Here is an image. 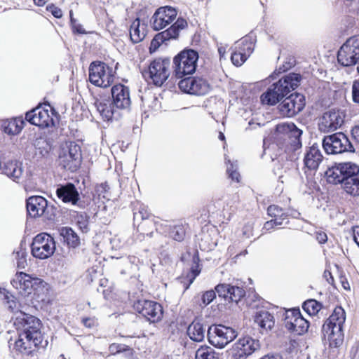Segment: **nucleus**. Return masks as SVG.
I'll list each match as a JSON object with an SVG mask.
<instances>
[{
  "label": "nucleus",
  "mask_w": 359,
  "mask_h": 359,
  "mask_svg": "<svg viewBox=\"0 0 359 359\" xmlns=\"http://www.w3.org/2000/svg\"><path fill=\"white\" fill-rule=\"evenodd\" d=\"M13 325L18 335L14 344L15 351L29 355L36 347L41 346L43 335L41 332L42 324L39 318L20 312L15 318Z\"/></svg>",
  "instance_id": "obj_1"
},
{
  "label": "nucleus",
  "mask_w": 359,
  "mask_h": 359,
  "mask_svg": "<svg viewBox=\"0 0 359 359\" xmlns=\"http://www.w3.org/2000/svg\"><path fill=\"white\" fill-rule=\"evenodd\" d=\"M298 74L290 73L281 78L277 83L271 86L261 96L263 104L274 105L292 90L298 87L301 81Z\"/></svg>",
  "instance_id": "obj_2"
},
{
  "label": "nucleus",
  "mask_w": 359,
  "mask_h": 359,
  "mask_svg": "<svg viewBox=\"0 0 359 359\" xmlns=\"http://www.w3.org/2000/svg\"><path fill=\"white\" fill-rule=\"evenodd\" d=\"M346 320L345 311L341 307H336L332 315L324 323L322 332L327 337L331 346L338 347L344 341L343 325Z\"/></svg>",
  "instance_id": "obj_3"
},
{
  "label": "nucleus",
  "mask_w": 359,
  "mask_h": 359,
  "mask_svg": "<svg viewBox=\"0 0 359 359\" xmlns=\"http://www.w3.org/2000/svg\"><path fill=\"white\" fill-rule=\"evenodd\" d=\"M198 54L192 49L184 50L173 58V72L177 79L193 74L196 69Z\"/></svg>",
  "instance_id": "obj_4"
},
{
  "label": "nucleus",
  "mask_w": 359,
  "mask_h": 359,
  "mask_svg": "<svg viewBox=\"0 0 359 359\" xmlns=\"http://www.w3.org/2000/svg\"><path fill=\"white\" fill-rule=\"evenodd\" d=\"M359 172V165L352 162L335 163L325 171V177L329 183L342 184L347 180Z\"/></svg>",
  "instance_id": "obj_5"
},
{
  "label": "nucleus",
  "mask_w": 359,
  "mask_h": 359,
  "mask_svg": "<svg viewBox=\"0 0 359 359\" xmlns=\"http://www.w3.org/2000/svg\"><path fill=\"white\" fill-rule=\"evenodd\" d=\"M237 331L231 327L222 324L212 325L207 330L209 343L219 348H224L237 337Z\"/></svg>",
  "instance_id": "obj_6"
},
{
  "label": "nucleus",
  "mask_w": 359,
  "mask_h": 359,
  "mask_svg": "<svg viewBox=\"0 0 359 359\" xmlns=\"http://www.w3.org/2000/svg\"><path fill=\"white\" fill-rule=\"evenodd\" d=\"M170 60L156 58L149 64L148 69L142 72L144 78L150 79L156 86H161L170 76Z\"/></svg>",
  "instance_id": "obj_7"
},
{
  "label": "nucleus",
  "mask_w": 359,
  "mask_h": 359,
  "mask_svg": "<svg viewBox=\"0 0 359 359\" xmlns=\"http://www.w3.org/2000/svg\"><path fill=\"white\" fill-rule=\"evenodd\" d=\"M322 145L325 152L329 155L355 151L353 144L343 133H337L325 136L323 139Z\"/></svg>",
  "instance_id": "obj_8"
},
{
  "label": "nucleus",
  "mask_w": 359,
  "mask_h": 359,
  "mask_svg": "<svg viewBox=\"0 0 359 359\" xmlns=\"http://www.w3.org/2000/svg\"><path fill=\"white\" fill-rule=\"evenodd\" d=\"M114 79L113 70L102 62H93L89 67V81L98 87L107 88Z\"/></svg>",
  "instance_id": "obj_9"
},
{
  "label": "nucleus",
  "mask_w": 359,
  "mask_h": 359,
  "mask_svg": "<svg viewBox=\"0 0 359 359\" xmlns=\"http://www.w3.org/2000/svg\"><path fill=\"white\" fill-rule=\"evenodd\" d=\"M55 248L53 238L46 233H41L34 238L31 245V252L35 258L45 259L54 254Z\"/></svg>",
  "instance_id": "obj_10"
},
{
  "label": "nucleus",
  "mask_w": 359,
  "mask_h": 359,
  "mask_svg": "<svg viewBox=\"0 0 359 359\" xmlns=\"http://www.w3.org/2000/svg\"><path fill=\"white\" fill-rule=\"evenodd\" d=\"M337 60L345 67L359 64V35L349 38L341 46L338 51Z\"/></svg>",
  "instance_id": "obj_11"
},
{
  "label": "nucleus",
  "mask_w": 359,
  "mask_h": 359,
  "mask_svg": "<svg viewBox=\"0 0 359 359\" xmlns=\"http://www.w3.org/2000/svg\"><path fill=\"white\" fill-rule=\"evenodd\" d=\"M26 207L28 215L32 217L43 216L52 219L54 216L53 207L49 206L47 200L41 196H33L27 200Z\"/></svg>",
  "instance_id": "obj_12"
},
{
  "label": "nucleus",
  "mask_w": 359,
  "mask_h": 359,
  "mask_svg": "<svg viewBox=\"0 0 359 359\" xmlns=\"http://www.w3.org/2000/svg\"><path fill=\"white\" fill-rule=\"evenodd\" d=\"M133 308L151 323L158 322L163 316L162 306L156 302L144 299L137 300L134 303Z\"/></svg>",
  "instance_id": "obj_13"
},
{
  "label": "nucleus",
  "mask_w": 359,
  "mask_h": 359,
  "mask_svg": "<svg viewBox=\"0 0 359 359\" xmlns=\"http://www.w3.org/2000/svg\"><path fill=\"white\" fill-rule=\"evenodd\" d=\"M276 133L285 141L290 144L294 150L302 147L301 136L302 131L293 123H282L276 126Z\"/></svg>",
  "instance_id": "obj_14"
},
{
  "label": "nucleus",
  "mask_w": 359,
  "mask_h": 359,
  "mask_svg": "<svg viewBox=\"0 0 359 359\" xmlns=\"http://www.w3.org/2000/svg\"><path fill=\"white\" fill-rule=\"evenodd\" d=\"M177 15L176 9L171 6L160 7L152 15L150 25L153 29L159 31L171 24L176 19Z\"/></svg>",
  "instance_id": "obj_15"
},
{
  "label": "nucleus",
  "mask_w": 359,
  "mask_h": 359,
  "mask_svg": "<svg viewBox=\"0 0 359 359\" xmlns=\"http://www.w3.org/2000/svg\"><path fill=\"white\" fill-rule=\"evenodd\" d=\"M304 106V97L299 93H293L283 100L278 109L283 116L292 117L300 112Z\"/></svg>",
  "instance_id": "obj_16"
},
{
  "label": "nucleus",
  "mask_w": 359,
  "mask_h": 359,
  "mask_svg": "<svg viewBox=\"0 0 359 359\" xmlns=\"http://www.w3.org/2000/svg\"><path fill=\"white\" fill-rule=\"evenodd\" d=\"M345 115L340 110H330L323 114L318 124L323 133L332 132L339 128L344 122Z\"/></svg>",
  "instance_id": "obj_17"
},
{
  "label": "nucleus",
  "mask_w": 359,
  "mask_h": 359,
  "mask_svg": "<svg viewBox=\"0 0 359 359\" xmlns=\"http://www.w3.org/2000/svg\"><path fill=\"white\" fill-rule=\"evenodd\" d=\"M259 348L258 340L249 336L240 338L233 346V357L234 359H246L255 351Z\"/></svg>",
  "instance_id": "obj_18"
},
{
  "label": "nucleus",
  "mask_w": 359,
  "mask_h": 359,
  "mask_svg": "<svg viewBox=\"0 0 359 359\" xmlns=\"http://www.w3.org/2000/svg\"><path fill=\"white\" fill-rule=\"evenodd\" d=\"M254 43L248 37H244L235 44L234 50L231 53L232 63L241 66L254 50Z\"/></svg>",
  "instance_id": "obj_19"
},
{
  "label": "nucleus",
  "mask_w": 359,
  "mask_h": 359,
  "mask_svg": "<svg viewBox=\"0 0 359 359\" xmlns=\"http://www.w3.org/2000/svg\"><path fill=\"white\" fill-rule=\"evenodd\" d=\"M187 27V22L182 18L177 19L175 22L172 25L166 30L157 34L151 43V47L154 46L155 48L161 43L165 41L172 39H177L179 36L180 32L184 29Z\"/></svg>",
  "instance_id": "obj_20"
},
{
  "label": "nucleus",
  "mask_w": 359,
  "mask_h": 359,
  "mask_svg": "<svg viewBox=\"0 0 359 359\" xmlns=\"http://www.w3.org/2000/svg\"><path fill=\"white\" fill-rule=\"evenodd\" d=\"M25 118L32 124L41 128H46L53 125V119L50 116L48 109L41 106L27 112Z\"/></svg>",
  "instance_id": "obj_21"
},
{
  "label": "nucleus",
  "mask_w": 359,
  "mask_h": 359,
  "mask_svg": "<svg viewBox=\"0 0 359 359\" xmlns=\"http://www.w3.org/2000/svg\"><path fill=\"white\" fill-rule=\"evenodd\" d=\"M323 161V156L319 145L313 144L306 148L303 161L305 168L309 170L316 172Z\"/></svg>",
  "instance_id": "obj_22"
},
{
  "label": "nucleus",
  "mask_w": 359,
  "mask_h": 359,
  "mask_svg": "<svg viewBox=\"0 0 359 359\" xmlns=\"http://www.w3.org/2000/svg\"><path fill=\"white\" fill-rule=\"evenodd\" d=\"M112 101L118 109H128L130 105L129 88L123 84H117L111 88Z\"/></svg>",
  "instance_id": "obj_23"
},
{
  "label": "nucleus",
  "mask_w": 359,
  "mask_h": 359,
  "mask_svg": "<svg viewBox=\"0 0 359 359\" xmlns=\"http://www.w3.org/2000/svg\"><path fill=\"white\" fill-rule=\"evenodd\" d=\"M56 194L65 203L79 205V194L75 186L72 183H67L57 187Z\"/></svg>",
  "instance_id": "obj_24"
},
{
  "label": "nucleus",
  "mask_w": 359,
  "mask_h": 359,
  "mask_svg": "<svg viewBox=\"0 0 359 359\" xmlns=\"http://www.w3.org/2000/svg\"><path fill=\"white\" fill-rule=\"evenodd\" d=\"M95 106L102 118L107 121L111 120L118 110L109 97L97 99Z\"/></svg>",
  "instance_id": "obj_25"
},
{
  "label": "nucleus",
  "mask_w": 359,
  "mask_h": 359,
  "mask_svg": "<svg viewBox=\"0 0 359 359\" xmlns=\"http://www.w3.org/2000/svg\"><path fill=\"white\" fill-rule=\"evenodd\" d=\"M32 276L24 272L17 273L11 280L12 285L25 295L32 292Z\"/></svg>",
  "instance_id": "obj_26"
},
{
  "label": "nucleus",
  "mask_w": 359,
  "mask_h": 359,
  "mask_svg": "<svg viewBox=\"0 0 359 359\" xmlns=\"http://www.w3.org/2000/svg\"><path fill=\"white\" fill-rule=\"evenodd\" d=\"M2 173L13 181L18 182L22 175L23 170L20 163L11 161L4 164L2 168Z\"/></svg>",
  "instance_id": "obj_27"
},
{
  "label": "nucleus",
  "mask_w": 359,
  "mask_h": 359,
  "mask_svg": "<svg viewBox=\"0 0 359 359\" xmlns=\"http://www.w3.org/2000/svg\"><path fill=\"white\" fill-rule=\"evenodd\" d=\"M206 330L203 325L198 321H193L187 328V334L194 341H202L205 335Z\"/></svg>",
  "instance_id": "obj_28"
},
{
  "label": "nucleus",
  "mask_w": 359,
  "mask_h": 359,
  "mask_svg": "<svg viewBox=\"0 0 359 359\" xmlns=\"http://www.w3.org/2000/svg\"><path fill=\"white\" fill-rule=\"evenodd\" d=\"M255 323L266 331L271 330L275 323L273 316L266 311L257 312L255 317Z\"/></svg>",
  "instance_id": "obj_29"
},
{
  "label": "nucleus",
  "mask_w": 359,
  "mask_h": 359,
  "mask_svg": "<svg viewBox=\"0 0 359 359\" xmlns=\"http://www.w3.org/2000/svg\"><path fill=\"white\" fill-rule=\"evenodd\" d=\"M146 36L145 27L140 25L139 18L135 19L130 27V37L133 43H137L142 41Z\"/></svg>",
  "instance_id": "obj_30"
},
{
  "label": "nucleus",
  "mask_w": 359,
  "mask_h": 359,
  "mask_svg": "<svg viewBox=\"0 0 359 359\" xmlns=\"http://www.w3.org/2000/svg\"><path fill=\"white\" fill-rule=\"evenodd\" d=\"M342 189L351 196H359V172L341 184Z\"/></svg>",
  "instance_id": "obj_31"
},
{
  "label": "nucleus",
  "mask_w": 359,
  "mask_h": 359,
  "mask_svg": "<svg viewBox=\"0 0 359 359\" xmlns=\"http://www.w3.org/2000/svg\"><path fill=\"white\" fill-rule=\"evenodd\" d=\"M62 236L64 242L72 248L77 247L80 243V240L77 234L69 227H62L60 233Z\"/></svg>",
  "instance_id": "obj_32"
},
{
  "label": "nucleus",
  "mask_w": 359,
  "mask_h": 359,
  "mask_svg": "<svg viewBox=\"0 0 359 359\" xmlns=\"http://www.w3.org/2000/svg\"><path fill=\"white\" fill-rule=\"evenodd\" d=\"M194 81L193 95H204L210 91V86L205 79L201 77H194Z\"/></svg>",
  "instance_id": "obj_33"
},
{
  "label": "nucleus",
  "mask_w": 359,
  "mask_h": 359,
  "mask_svg": "<svg viewBox=\"0 0 359 359\" xmlns=\"http://www.w3.org/2000/svg\"><path fill=\"white\" fill-rule=\"evenodd\" d=\"M66 157H69V161H74V167H77L81 161V154L80 147L74 142H70Z\"/></svg>",
  "instance_id": "obj_34"
},
{
  "label": "nucleus",
  "mask_w": 359,
  "mask_h": 359,
  "mask_svg": "<svg viewBox=\"0 0 359 359\" xmlns=\"http://www.w3.org/2000/svg\"><path fill=\"white\" fill-rule=\"evenodd\" d=\"M309 327V322L302 316L297 320L294 325H290V327L287 330L292 333L302 335L308 331Z\"/></svg>",
  "instance_id": "obj_35"
},
{
  "label": "nucleus",
  "mask_w": 359,
  "mask_h": 359,
  "mask_svg": "<svg viewBox=\"0 0 359 359\" xmlns=\"http://www.w3.org/2000/svg\"><path fill=\"white\" fill-rule=\"evenodd\" d=\"M23 121L20 119H11L4 125V132L9 135L18 134L22 128Z\"/></svg>",
  "instance_id": "obj_36"
},
{
  "label": "nucleus",
  "mask_w": 359,
  "mask_h": 359,
  "mask_svg": "<svg viewBox=\"0 0 359 359\" xmlns=\"http://www.w3.org/2000/svg\"><path fill=\"white\" fill-rule=\"evenodd\" d=\"M196 359H219V356L211 347L201 346L196 352Z\"/></svg>",
  "instance_id": "obj_37"
},
{
  "label": "nucleus",
  "mask_w": 359,
  "mask_h": 359,
  "mask_svg": "<svg viewBox=\"0 0 359 359\" xmlns=\"http://www.w3.org/2000/svg\"><path fill=\"white\" fill-rule=\"evenodd\" d=\"M300 317H302V315L299 309L286 311L284 319L285 327L288 329L290 327V325H294L297 320Z\"/></svg>",
  "instance_id": "obj_38"
},
{
  "label": "nucleus",
  "mask_w": 359,
  "mask_h": 359,
  "mask_svg": "<svg viewBox=\"0 0 359 359\" xmlns=\"http://www.w3.org/2000/svg\"><path fill=\"white\" fill-rule=\"evenodd\" d=\"M194 77H184V79H181V80L178 83V86L180 89L186 93L191 95H193V90H194Z\"/></svg>",
  "instance_id": "obj_39"
},
{
  "label": "nucleus",
  "mask_w": 359,
  "mask_h": 359,
  "mask_svg": "<svg viewBox=\"0 0 359 359\" xmlns=\"http://www.w3.org/2000/svg\"><path fill=\"white\" fill-rule=\"evenodd\" d=\"M321 304L317 302L315 299H309L306 300L303 304L304 310L309 313V315H315L321 309Z\"/></svg>",
  "instance_id": "obj_40"
},
{
  "label": "nucleus",
  "mask_w": 359,
  "mask_h": 359,
  "mask_svg": "<svg viewBox=\"0 0 359 359\" xmlns=\"http://www.w3.org/2000/svg\"><path fill=\"white\" fill-rule=\"evenodd\" d=\"M34 147L36 149L39 150L41 156L46 155L50 150V145L47 140L43 137L38 138L35 140Z\"/></svg>",
  "instance_id": "obj_41"
},
{
  "label": "nucleus",
  "mask_w": 359,
  "mask_h": 359,
  "mask_svg": "<svg viewBox=\"0 0 359 359\" xmlns=\"http://www.w3.org/2000/svg\"><path fill=\"white\" fill-rule=\"evenodd\" d=\"M15 259H17V266L19 269H25L27 265V252L25 249H20L15 252Z\"/></svg>",
  "instance_id": "obj_42"
},
{
  "label": "nucleus",
  "mask_w": 359,
  "mask_h": 359,
  "mask_svg": "<svg viewBox=\"0 0 359 359\" xmlns=\"http://www.w3.org/2000/svg\"><path fill=\"white\" fill-rule=\"evenodd\" d=\"M170 236L177 241H181L185 236V231L181 225L174 226L170 231Z\"/></svg>",
  "instance_id": "obj_43"
},
{
  "label": "nucleus",
  "mask_w": 359,
  "mask_h": 359,
  "mask_svg": "<svg viewBox=\"0 0 359 359\" xmlns=\"http://www.w3.org/2000/svg\"><path fill=\"white\" fill-rule=\"evenodd\" d=\"M231 290H232V294L230 296L229 302L238 303L245 294V291L242 287L234 286V288H231Z\"/></svg>",
  "instance_id": "obj_44"
},
{
  "label": "nucleus",
  "mask_w": 359,
  "mask_h": 359,
  "mask_svg": "<svg viewBox=\"0 0 359 359\" xmlns=\"http://www.w3.org/2000/svg\"><path fill=\"white\" fill-rule=\"evenodd\" d=\"M267 212L272 219L276 218L277 217H281L285 216L283 210L275 205H270L267 209Z\"/></svg>",
  "instance_id": "obj_45"
},
{
  "label": "nucleus",
  "mask_w": 359,
  "mask_h": 359,
  "mask_svg": "<svg viewBox=\"0 0 359 359\" xmlns=\"http://www.w3.org/2000/svg\"><path fill=\"white\" fill-rule=\"evenodd\" d=\"M229 289H230V285L225 283L219 284L215 287L216 292L218 294L219 297L224 299H226Z\"/></svg>",
  "instance_id": "obj_46"
},
{
  "label": "nucleus",
  "mask_w": 359,
  "mask_h": 359,
  "mask_svg": "<svg viewBox=\"0 0 359 359\" xmlns=\"http://www.w3.org/2000/svg\"><path fill=\"white\" fill-rule=\"evenodd\" d=\"M67 153L64 151L63 155L60 156V158L61 162L63 163V166L65 168L67 169H75L76 167H74V162L69 161V157H66Z\"/></svg>",
  "instance_id": "obj_47"
},
{
  "label": "nucleus",
  "mask_w": 359,
  "mask_h": 359,
  "mask_svg": "<svg viewBox=\"0 0 359 359\" xmlns=\"http://www.w3.org/2000/svg\"><path fill=\"white\" fill-rule=\"evenodd\" d=\"M216 297L215 292L213 290H208L205 292L203 297H202V301L203 304L205 305H208L210 304L213 299Z\"/></svg>",
  "instance_id": "obj_48"
},
{
  "label": "nucleus",
  "mask_w": 359,
  "mask_h": 359,
  "mask_svg": "<svg viewBox=\"0 0 359 359\" xmlns=\"http://www.w3.org/2000/svg\"><path fill=\"white\" fill-rule=\"evenodd\" d=\"M352 96L353 102L359 104V80L353 82L352 86Z\"/></svg>",
  "instance_id": "obj_49"
},
{
  "label": "nucleus",
  "mask_w": 359,
  "mask_h": 359,
  "mask_svg": "<svg viewBox=\"0 0 359 359\" xmlns=\"http://www.w3.org/2000/svg\"><path fill=\"white\" fill-rule=\"evenodd\" d=\"M47 11H50L52 15L56 18H60L62 16V10L55 6L54 4H50L47 6L46 8Z\"/></svg>",
  "instance_id": "obj_50"
},
{
  "label": "nucleus",
  "mask_w": 359,
  "mask_h": 359,
  "mask_svg": "<svg viewBox=\"0 0 359 359\" xmlns=\"http://www.w3.org/2000/svg\"><path fill=\"white\" fill-rule=\"evenodd\" d=\"M32 290H37L41 287H43L45 285H46V282H44L42 279L38 278L32 277Z\"/></svg>",
  "instance_id": "obj_51"
},
{
  "label": "nucleus",
  "mask_w": 359,
  "mask_h": 359,
  "mask_svg": "<svg viewBox=\"0 0 359 359\" xmlns=\"http://www.w3.org/2000/svg\"><path fill=\"white\" fill-rule=\"evenodd\" d=\"M227 172L229 173V177L237 182H239L240 174L236 170H233V166L230 164V166L227 168Z\"/></svg>",
  "instance_id": "obj_52"
},
{
  "label": "nucleus",
  "mask_w": 359,
  "mask_h": 359,
  "mask_svg": "<svg viewBox=\"0 0 359 359\" xmlns=\"http://www.w3.org/2000/svg\"><path fill=\"white\" fill-rule=\"evenodd\" d=\"M124 350H125V348L121 344H112L109 346V351L113 354H114L116 353H120Z\"/></svg>",
  "instance_id": "obj_53"
},
{
  "label": "nucleus",
  "mask_w": 359,
  "mask_h": 359,
  "mask_svg": "<svg viewBox=\"0 0 359 359\" xmlns=\"http://www.w3.org/2000/svg\"><path fill=\"white\" fill-rule=\"evenodd\" d=\"M83 323L86 327L91 328L96 324V321L94 318H86L83 319Z\"/></svg>",
  "instance_id": "obj_54"
},
{
  "label": "nucleus",
  "mask_w": 359,
  "mask_h": 359,
  "mask_svg": "<svg viewBox=\"0 0 359 359\" xmlns=\"http://www.w3.org/2000/svg\"><path fill=\"white\" fill-rule=\"evenodd\" d=\"M353 237L355 243L359 246V226L353 228Z\"/></svg>",
  "instance_id": "obj_55"
},
{
  "label": "nucleus",
  "mask_w": 359,
  "mask_h": 359,
  "mask_svg": "<svg viewBox=\"0 0 359 359\" xmlns=\"http://www.w3.org/2000/svg\"><path fill=\"white\" fill-rule=\"evenodd\" d=\"M352 137L353 139L359 142V125L354 126L351 130Z\"/></svg>",
  "instance_id": "obj_56"
},
{
  "label": "nucleus",
  "mask_w": 359,
  "mask_h": 359,
  "mask_svg": "<svg viewBox=\"0 0 359 359\" xmlns=\"http://www.w3.org/2000/svg\"><path fill=\"white\" fill-rule=\"evenodd\" d=\"M201 270L199 269V266L196 265L195 267L191 269V274L192 278L190 280V283H192L194 280L196 278L197 276L200 273Z\"/></svg>",
  "instance_id": "obj_57"
},
{
  "label": "nucleus",
  "mask_w": 359,
  "mask_h": 359,
  "mask_svg": "<svg viewBox=\"0 0 359 359\" xmlns=\"http://www.w3.org/2000/svg\"><path fill=\"white\" fill-rule=\"evenodd\" d=\"M287 219V215L285 213L284 217H277L276 218H273L272 220L274 222L276 226H280L283 224V220Z\"/></svg>",
  "instance_id": "obj_58"
},
{
  "label": "nucleus",
  "mask_w": 359,
  "mask_h": 359,
  "mask_svg": "<svg viewBox=\"0 0 359 359\" xmlns=\"http://www.w3.org/2000/svg\"><path fill=\"white\" fill-rule=\"evenodd\" d=\"M316 238L320 243H325L327 241V237L325 233H318Z\"/></svg>",
  "instance_id": "obj_59"
},
{
  "label": "nucleus",
  "mask_w": 359,
  "mask_h": 359,
  "mask_svg": "<svg viewBox=\"0 0 359 359\" xmlns=\"http://www.w3.org/2000/svg\"><path fill=\"white\" fill-rule=\"evenodd\" d=\"M275 226H276V225L271 219V220L265 222V224L264 225V229H265L266 231H270V230L273 229Z\"/></svg>",
  "instance_id": "obj_60"
},
{
  "label": "nucleus",
  "mask_w": 359,
  "mask_h": 359,
  "mask_svg": "<svg viewBox=\"0 0 359 359\" xmlns=\"http://www.w3.org/2000/svg\"><path fill=\"white\" fill-rule=\"evenodd\" d=\"M74 29V32H76L79 34H84L85 30L83 28L82 25L80 24L74 25V27H72Z\"/></svg>",
  "instance_id": "obj_61"
},
{
  "label": "nucleus",
  "mask_w": 359,
  "mask_h": 359,
  "mask_svg": "<svg viewBox=\"0 0 359 359\" xmlns=\"http://www.w3.org/2000/svg\"><path fill=\"white\" fill-rule=\"evenodd\" d=\"M351 8L353 11H355L358 13H359V0H356V1H355Z\"/></svg>",
  "instance_id": "obj_62"
},
{
  "label": "nucleus",
  "mask_w": 359,
  "mask_h": 359,
  "mask_svg": "<svg viewBox=\"0 0 359 359\" xmlns=\"http://www.w3.org/2000/svg\"><path fill=\"white\" fill-rule=\"evenodd\" d=\"M218 53L219 54L220 57H223L225 54V48L224 47H219L218 48Z\"/></svg>",
  "instance_id": "obj_63"
},
{
  "label": "nucleus",
  "mask_w": 359,
  "mask_h": 359,
  "mask_svg": "<svg viewBox=\"0 0 359 359\" xmlns=\"http://www.w3.org/2000/svg\"><path fill=\"white\" fill-rule=\"evenodd\" d=\"M46 0H34L35 4H36L39 6H42L46 4Z\"/></svg>",
  "instance_id": "obj_64"
}]
</instances>
